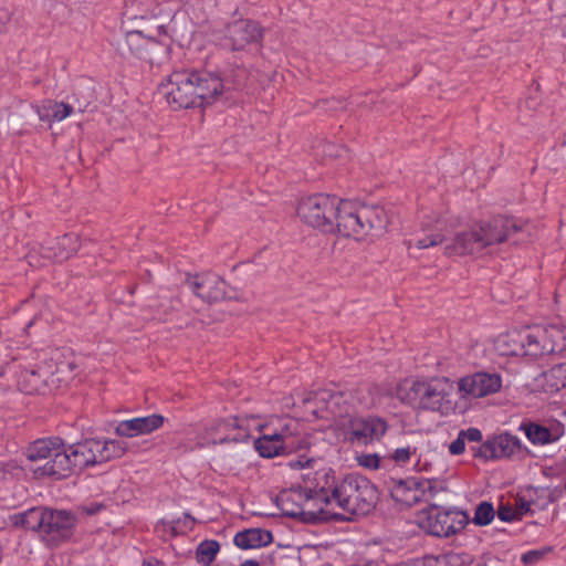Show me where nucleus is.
<instances>
[{"label": "nucleus", "instance_id": "nucleus-31", "mask_svg": "<svg viewBox=\"0 0 566 566\" xmlns=\"http://www.w3.org/2000/svg\"><path fill=\"white\" fill-rule=\"evenodd\" d=\"M301 424L296 419L293 418H284L283 423L281 424L280 430L274 432L273 434L280 439L285 447L290 450L295 448L292 439L300 433Z\"/></svg>", "mask_w": 566, "mask_h": 566}, {"label": "nucleus", "instance_id": "nucleus-34", "mask_svg": "<svg viewBox=\"0 0 566 566\" xmlns=\"http://www.w3.org/2000/svg\"><path fill=\"white\" fill-rule=\"evenodd\" d=\"M495 515L493 505L490 502L480 503L474 512L473 523L479 526L489 525Z\"/></svg>", "mask_w": 566, "mask_h": 566}, {"label": "nucleus", "instance_id": "nucleus-23", "mask_svg": "<svg viewBox=\"0 0 566 566\" xmlns=\"http://www.w3.org/2000/svg\"><path fill=\"white\" fill-rule=\"evenodd\" d=\"M520 429L533 444L541 446L553 443L563 434V429L559 426L545 427L536 422H523Z\"/></svg>", "mask_w": 566, "mask_h": 566}, {"label": "nucleus", "instance_id": "nucleus-19", "mask_svg": "<svg viewBox=\"0 0 566 566\" xmlns=\"http://www.w3.org/2000/svg\"><path fill=\"white\" fill-rule=\"evenodd\" d=\"M339 482L340 480L336 479L332 469L323 468L315 472L313 486L306 490L312 495L314 503L333 506L338 496L336 489H338Z\"/></svg>", "mask_w": 566, "mask_h": 566}, {"label": "nucleus", "instance_id": "nucleus-35", "mask_svg": "<svg viewBox=\"0 0 566 566\" xmlns=\"http://www.w3.org/2000/svg\"><path fill=\"white\" fill-rule=\"evenodd\" d=\"M344 405L345 398L342 392H334L328 395V399L326 400V408L331 413L335 416H342L343 412L347 411V408Z\"/></svg>", "mask_w": 566, "mask_h": 566}, {"label": "nucleus", "instance_id": "nucleus-39", "mask_svg": "<svg viewBox=\"0 0 566 566\" xmlns=\"http://www.w3.org/2000/svg\"><path fill=\"white\" fill-rule=\"evenodd\" d=\"M17 358L18 357L13 355V349L10 346L0 345V376L3 374V369L9 364V361Z\"/></svg>", "mask_w": 566, "mask_h": 566}, {"label": "nucleus", "instance_id": "nucleus-38", "mask_svg": "<svg viewBox=\"0 0 566 566\" xmlns=\"http://www.w3.org/2000/svg\"><path fill=\"white\" fill-rule=\"evenodd\" d=\"M358 464L366 469L377 470L380 465V458L376 453H367L357 457Z\"/></svg>", "mask_w": 566, "mask_h": 566}, {"label": "nucleus", "instance_id": "nucleus-48", "mask_svg": "<svg viewBox=\"0 0 566 566\" xmlns=\"http://www.w3.org/2000/svg\"><path fill=\"white\" fill-rule=\"evenodd\" d=\"M350 566H381V564L378 560L364 559V560H359Z\"/></svg>", "mask_w": 566, "mask_h": 566}, {"label": "nucleus", "instance_id": "nucleus-2", "mask_svg": "<svg viewBox=\"0 0 566 566\" xmlns=\"http://www.w3.org/2000/svg\"><path fill=\"white\" fill-rule=\"evenodd\" d=\"M495 347L503 356L537 358L560 354L566 350V327L535 326L524 332L506 333L496 338Z\"/></svg>", "mask_w": 566, "mask_h": 566}, {"label": "nucleus", "instance_id": "nucleus-42", "mask_svg": "<svg viewBox=\"0 0 566 566\" xmlns=\"http://www.w3.org/2000/svg\"><path fill=\"white\" fill-rule=\"evenodd\" d=\"M417 461L415 463V470L418 472H431L432 462L427 455L417 452Z\"/></svg>", "mask_w": 566, "mask_h": 566}, {"label": "nucleus", "instance_id": "nucleus-11", "mask_svg": "<svg viewBox=\"0 0 566 566\" xmlns=\"http://www.w3.org/2000/svg\"><path fill=\"white\" fill-rule=\"evenodd\" d=\"M63 441L57 437L39 439L25 449V457L31 462L45 461L43 465L32 469L35 478L53 476L57 479L55 462L64 454Z\"/></svg>", "mask_w": 566, "mask_h": 566}, {"label": "nucleus", "instance_id": "nucleus-28", "mask_svg": "<svg viewBox=\"0 0 566 566\" xmlns=\"http://www.w3.org/2000/svg\"><path fill=\"white\" fill-rule=\"evenodd\" d=\"M46 510L48 509L43 507H33L23 513L17 514L13 516V524L35 532L40 537Z\"/></svg>", "mask_w": 566, "mask_h": 566}, {"label": "nucleus", "instance_id": "nucleus-41", "mask_svg": "<svg viewBox=\"0 0 566 566\" xmlns=\"http://www.w3.org/2000/svg\"><path fill=\"white\" fill-rule=\"evenodd\" d=\"M315 462L314 459L307 458L305 455H300L297 459H292L287 462V467L292 470H301L304 468H310Z\"/></svg>", "mask_w": 566, "mask_h": 566}, {"label": "nucleus", "instance_id": "nucleus-26", "mask_svg": "<svg viewBox=\"0 0 566 566\" xmlns=\"http://www.w3.org/2000/svg\"><path fill=\"white\" fill-rule=\"evenodd\" d=\"M35 112L42 122H61L69 117L74 112V108L64 102L45 99L35 107Z\"/></svg>", "mask_w": 566, "mask_h": 566}, {"label": "nucleus", "instance_id": "nucleus-25", "mask_svg": "<svg viewBox=\"0 0 566 566\" xmlns=\"http://www.w3.org/2000/svg\"><path fill=\"white\" fill-rule=\"evenodd\" d=\"M272 541V533L263 528H248L237 533L233 538L234 544L242 549L266 546Z\"/></svg>", "mask_w": 566, "mask_h": 566}, {"label": "nucleus", "instance_id": "nucleus-37", "mask_svg": "<svg viewBox=\"0 0 566 566\" xmlns=\"http://www.w3.org/2000/svg\"><path fill=\"white\" fill-rule=\"evenodd\" d=\"M345 106L346 105L343 101L335 97L325 98L316 103V108L324 112H337L340 109H345Z\"/></svg>", "mask_w": 566, "mask_h": 566}, {"label": "nucleus", "instance_id": "nucleus-46", "mask_svg": "<svg viewBox=\"0 0 566 566\" xmlns=\"http://www.w3.org/2000/svg\"><path fill=\"white\" fill-rule=\"evenodd\" d=\"M14 469H17V467L13 463H0V481L11 476Z\"/></svg>", "mask_w": 566, "mask_h": 566}, {"label": "nucleus", "instance_id": "nucleus-18", "mask_svg": "<svg viewBox=\"0 0 566 566\" xmlns=\"http://www.w3.org/2000/svg\"><path fill=\"white\" fill-rule=\"evenodd\" d=\"M521 450V441L511 433H501L488 440L474 452L475 458L485 461L501 458H510Z\"/></svg>", "mask_w": 566, "mask_h": 566}, {"label": "nucleus", "instance_id": "nucleus-40", "mask_svg": "<svg viewBox=\"0 0 566 566\" xmlns=\"http://www.w3.org/2000/svg\"><path fill=\"white\" fill-rule=\"evenodd\" d=\"M412 566H447L446 559L439 556H426L411 563Z\"/></svg>", "mask_w": 566, "mask_h": 566}, {"label": "nucleus", "instance_id": "nucleus-14", "mask_svg": "<svg viewBox=\"0 0 566 566\" xmlns=\"http://www.w3.org/2000/svg\"><path fill=\"white\" fill-rule=\"evenodd\" d=\"M76 523L75 516L67 511L46 510L40 538L48 545H59L71 538Z\"/></svg>", "mask_w": 566, "mask_h": 566}, {"label": "nucleus", "instance_id": "nucleus-16", "mask_svg": "<svg viewBox=\"0 0 566 566\" xmlns=\"http://www.w3.org/2000/svg\"><path fill=\"white\" fill-rule=\"evenodd\" d=\"M502 388V378L496 373L478 371L459 379L460 397L483 398L496 394Z\"/></svg>", "mask_w": 566, "mask_h": 566}, {"label": "nucleus", "instance_id": "nucleus-1", "mask_svg": "<svg viewBox=\"0 0 566 566\" xmlns=\"http://www.w3.org/2000/svg\"><path fill=\"white\" fill-rule=\"evenodd\" d=\"M224 88L223 80L216 73L182 69L174 71L160 85L159 92L168 105L178 111L211 105Z\"/></svg>", "mask_w": 566, "mask_h": 566}, {"label": "nucleus", "instance_id": "nucleus-36", "mask_svg": "<svg viewBox=\"0 0 566 566\" xmlns=\"http://www.w3.org/2000/svg\"><path fill=\"white\" fill-rule=\"evenodd\" d=\"M418 448L412 444L397 448L390 455V458L398 464H405L410 461L412 457H416Z\"/></svg>", "mask_w": 566, "mask_h": 566}, {"label": "nucleus", "instance_id": "nucleus-50", "mask_svg": "<svg viewBox=\"0 0 566 566\" xmlns=\"http://www.w3.org/2000/svg\"><path fill=\"white\" fill-rule=\"evenodd\" d=\"M497 515L502 521H510L509 512L506 510H499Z\"/></svg>", "mask_w": 566, "mask_h": 566}, {"label": "nucleus", "instance_id": "nucleus-47", "mask_svg": "<svg viewBox=\"0 0 566 566\" xmlns=\"http://www.w3.org/2000/svg\"><path fill=\"white\" fill-rule=\"evenodd\" d=\"M143 566H166L164 562L157 559L156 557H147L144 559Z\"/></svg>", "mask_w": 566, "mask_h": 566}, {"label": "nucleus", "instance_id": "nucleus-10", "mask_svg": "<svg viewBox=\"0 0 566 566\" xmlns=\"http://www.w3.org/2000/svg\"><path fill=\"white\" fill-rule=\"evenodd\" d=\"M469 523V515L457 509L430 505L423 511L421 526L431 535L449 537L462 531Z\"/></svg>", "mask_w": 566, "mask_h": 566}, {"label": "nucleus", "instance_id": "nucleus-32", "mask_svg": "<svg viewBox=\"0 0 566 566\" xmlns=\"http://www.w3.org/2000/svg\"><path fill=\"white\" fill-rule=\"evenodd\" d=\"M442 221L437 220L433 230L430 233L424 234L421 238H418L415 241V245L418 249H428L430 247L438 245L442 243L446 239V234L442 233Z\"/></svg>", "mask_w": 566, "mask_h": 566}, {"label": "nucleus", "instance_id": "nucleus-17", "mask_svg": "<svg viewBox=\"0 0 566 566\" xmlns=\"http://www.w3.org/2000/svg\"><path fill=\"white\" fill-rule=\"evenodd\" d=\"M261 38L262 29L256 22L240 19L228 24L224 45L232 51L244 50L249 44L259 42Z\"/></svg>", "mask_w": 566, "mask_h": 566}, {"label": "nucleus", "instance_id": "nucleus-15", "mask_svg": "<svg viewBox=\"0 0 566 566\" xmlns=\"http://www.w3.org/2000/svg\"><path fill=\"white\" fill-rule=\"evenodd\" d=\"M80 237L75 233H66L55 239H49L40 245L39 251L31 250L28 255V262L34 266L42 264L36 262V255L42 254L48 260L65 261L73 256L80 250Z\"/></svg>", "mask_w": 566, "mask_h": 566}, {"label": "nucleus", "instance_id": "nucleus-44", "mask_svg": "<svg viewBox=\"0 0 566 566\" xmlns=\"http://www.w3.org/2000/svg\"><path fill=\"white\" fill-rule=\"evenodd\" d=\"M464 449H465V440L459 433L458 438L450 443L449 451L453 455H459L464 452Z\"/></svg>", "mask_w": 566, "mask_h": 566}, {"label": "nucleus", "instance_id": "nucleus-9", "mask_svg": "<svg viewBox=\"0 0 566 566\" xmlns=\"http://www.w3.org/2000/svg\"><path fill=\"white\" fill-rule=\"evenodd\" d=\"M255 419L229 417L218 419L207 427L199 437V446L245 442L251 437V422Z\"/></svg>", "mask_w": 566, "mask_h": 566}, {"label": "nucleus", "instance_id": "nucleus-21", "mask_svg": "<svg viewBox=\"0 0 566 566\" xmlns=\"http://www.w3.org/2000/svg\"><path fill=\"white\" fill-rule=\"evenodd\" d=\"M165 422L161 415H150L120 421L115 432L119 437L134 438L142 434H149L159 429Z\"/></svg>", "mask_w": 566, "mask_h": 566}, {"label": "nucleus", "instance_id": "nucleus-13", "mask_svg": "<svg viewBox=\"0 0 566 566\" xmlns=\"http://www.w3.org/2000/svg\"><path fill=\"white\" fill-rule=\"evenodd\" d=\"M344 439L353 444L366 446L378 441L388 430L386 420L379 417H355L343 421Z\"/></svg>", "mask_w": 566, "mask_h": 566}, {"label": "nucleus", "instance_id": "nucleus-43", "mask_svg": "<svg viewBox=\"0 0 566 566\" xmlns=\"http://www.w3.org/2000/svg\"><path fill=\"white\" fill-rule=\"evenodd\" d=\"M546 551H530L522 555L521 560L525 565H531L537 563L539 559L543 558Z\"/></svg>", "mask_w": 566, "mask_h": 566}, {"label": "nucleus", "instance_id": "nucleus-27", "mask_svg": "<svg viewBox=\"0 0 566 566\" xmlns=\"http://www.w3.org/2000/svg\"><path fill=\"white\" fill-rule=\"evenodd\" d=\"M149 42L150 38L144 36L140 31H129L126 33L123 43L119 44L120 54L123 56L135 55L142 57Z\"/></svg>", "mask_w": 566, "mask_h": 566}, {"label": "nucleus", "instance_id": "nucleus-20", "mask_svg": "<svg viewBox=\"0 0 566 566\" xmlns=\"http://www.w3.org/2000/svg\"><path fill=\"white\" fill-rule=\"evenodd\" d=\"M192 292L207 302H218L232 296L227 293V284L214 274L198 275L188 281Z\"/></svg>", "mask_w": 566, "mask_h": 566}, {"label": "nucleus", "instance_id": "nucleus-49", "mask_svg": "<svg viewBox=\"0 0 566 566\" xmlns=\"http://www.w3.org/2000/svg\"><path fill=\"white\" fill-rule=\"evenodd\" d=\"M103 506L101 504H94V505H91L90 507L86 509V512L88 514H95L97 513Z\"/></svg>", "mask_w": 566, "mask_h": 566}, {"label": "nucleus", "instance_id": "nucleus-3", "mask_svg": "<svg viewBox=\"0 0 566 566\" xmlns=\"http://www.w3.org/2000/svg\"><path fill=\"white\" fill-rule=\"evenodd\" d=\"M523 230L515 219L495 217L470 230L457 232L450 243L444 247L447 255H474L484 249L500 244Z\"/></svg>", "mask_w": 566, "mask_h": 566}, {"label": "nucleus", "instance_id": "nucleus-5", "mask_svg": "<svg viewBox=\"0 0 566 566\" xmlns=\"http://www.w3.org/2000/svg\"><path fill=\"white\" fill-rule=\"evenodd\" d=\"M126 446L117 440L86 439L64 449L55 462L57 479H64L88 465L107 462L126 453Z\"/></svg>", "mask_w": 566, "mask_h": 566}, {"label": "nucleus", "instance_id": "nucleus-45", "mask_svg": "<svg viewBox=\"0 0 566 566\" xmlns=\"http://www.w3.org/2000/svg\"><path fill=\"white\" fill-rule=\"evenodd\" d=\"M460 434L464 440L480 442L482 440V432L476 428H469L467 430H461Z\"/></svg>", "mask_w": 566, "mask_h": 566}, {"label": "nucleus", "instance_id": "nucleus-6", "mask_svg": "<svg viewBox=\"0 0 566 566\" xmlns=\"http://www.w3.org/2000/svg\"><path fill=\"white\" fill-rule=\"evenodd\" d=\"M336 493L338 496L334 505L343 513L329 512L328 518L349 521L352 516L366 515L374 510L378 500L376 486L357 474H349L340 480Z\"/></svg>", "mask_w": 566, "mask_h": 566}, {"label": "nucleus", "instance_id": "nucleus-8", "mask_svg": "<svg viewBox=\"0 0 566 566\" xmlns=\"http://www.w3.org/2000/svg\"><path fill=\"white\" fill-rule=\"evenodd\" d=\"M338 198L315 193L302 198L297 205V216L302 222L324 233H334V218Z\"/></svg>", "mask_w": 566, "mask_h": 566}, {"label": "nucleus", "instance_id": "nucleus-29", "mask_svg": "<svg viewBox=\"0 0 566 566\" xmlns=\"http://www.w3.org/2000/svg\"><path fill=\"white\" fill-rule=\"evenodd\" d=\"M44 375L34 368H23L18 378V386L21 391L33 395L40 392L44 387Z\"/></svg>", "mask_w": 566, "mask_h": 566}, {"label": "nucleus", "instance_id": "nucleus-12", "mask_svg": "<svg viewBox=\"0 0 566 566\" xmlns=\"http://www.w3.org/2000/svg\"><path fill=\"white\" fill-rule=\"evenodd\" d=\"M313 503L312 495L306 489L284 490L276 497V504L285 516L302 517L303 520H328L329 511L321 506L315 512L312 510Z\"/></svg>", "mask_w": 566, "mask_h": 566}, {"label": "nucleus", "instance_id": "nucleus-30", "mask_svg": "<svg viewBox=\"0 0 566 566\" xmlns=\"http://www.w3.org/2000/svg\"><path fill=\"white\" fill-rule=\"evenodd\" d=\"M254 446L259 454L263 458H273L279 455L281 452L290 450L273 433L264 434L258 438L254 442Z\"/></svg>", "mask_w": 566, "mask_h": 566}, {"label": "nucleus", "instance_id": "nucleus-33", "mask_svg": "<svg viewBox=\"0 0 566 566\" xmlns=\"http://www.w3.org/2000/svg\"><path fill=\"white\" fill-rule=\"evenodd\" d=\"M220 549V545L217 541H203L199 544L196 551L197 560L203 565H209L213 562L216 555Z\"/></svg>", "mask_w": 566, "mask_h": 566}, {"label": "nucleus", "instance_id": "nucleus-22", "mask_svg": "<svg viewBox=\"0 0 566 566\" xmlns=\"http://www.w3.org/2000/svg\"><path fill=\"white\" fill-rule=\"evenodd\" d=\"M403 486H406L407 491L410 493V495L405 499L408 503L429 501L447 490L444 482L437 479L408 480L401 482L398 490Z\"/></svg>", "mask_w": 566, "mask_h": 566}, {"label": "nucleus", "instance_id": "nucleus-24", "mask_svg": "<svg viewBox=\"0 0 566 566\" xmlns=\"http://www.w3.org/2000/svg\"><path fill=\"white\" fill-rule=\"evenodd\" d=\"M537 386L547 394H555L566 387V370L563 363L552 366L536 378Z\"/></svg>", "mask_w": 566, "mask_h": 566}, {"label": "nucleus", "instance_id": "nucleus-51", "mask_svg": "<svg viewBox=\"0 0 566 566\" xmlns=\"http://www.w3.org/2000/svg\"><path fill=\"white\" fill-rule=\"evenodd\" d=\"M241 566H260L258 562L249 559L241 564Z\"/></svg>", "mask_w": 566, "mask_h": 566}, {"label": "nucleus", "instance_id": "nucleus-7", "mask_svg": "<svg viewBox=\"0 0 566 566\" xmlns=\"http://www.w3.org/2000/svg\"><path fill=\"white\" fill-rule=\"evenodd\" d=\"M452 390L453 385L447 377L416 380L407 390L406 399L416 408L447 413L453 409Z\"/></svg>", "mask_w": 566, "mask_h": 566}, {"label": "nucleus", "instance_id": "nucleus-4", "mask_svg": "<svg viewBox=\"0 0 566 566\" xmlns=\"http://www.w3.org/2000/svg\"><path fill=\"white\" fill-rule=\"evenodd\" d=\"M388 220L384 208L378 206L357 205L338 199L334 218V232L361 240L369 234L381 233Z\"/></svg>", "mask_w": 566, "mask_h": 566}, {"label": "nucleus", "instance_id": "nucleus-52", "mask_svg": "<svg viewBox=\"0 0 566 566\" xmlns=\"http://www.w3.org/2000/svg\"><path fill=\"white\" fill-rule=\"evenodd\" d=\"M1 19L3 20L2 24H4L9 20V14L7 12H1Z\"/></svg>", "mask_w": 566, "mask_h": 566}]
</instances>
